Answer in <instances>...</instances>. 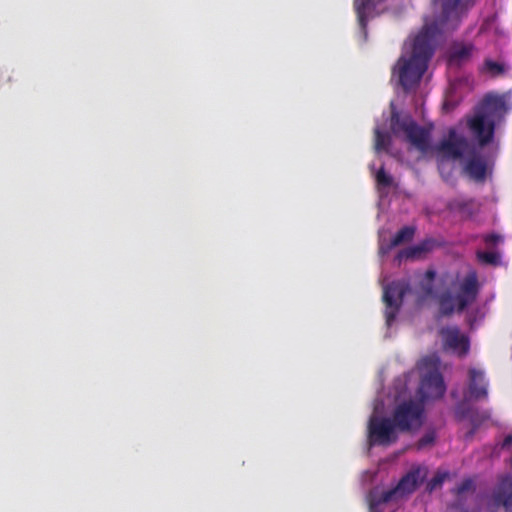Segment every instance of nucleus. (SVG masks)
Listing matches in <instances>:
<instances>
[{"label": "nucleus", "instance_id": "nucleus-1", "mask_svg": "<svg viewBox=\"0 0 512 512\" xmlns=\"http://www.w3.org/2000/svg\"><path fill=\"white\" fill-rule=\"evenodd\" d=\"M466 1L435 0V4L442 10L439 20L423 26L413 40L410 55L407 57L403 54L393 68V74H397L398 83L404 92L417 88L433 56L436 36L456 29L463 15V6Z\"/></svg>", "mask_w": 512, "mask_h": 512}, {"label": "nucleus", "instance_id": "nucleus-2", "mask_svg": "<svg viewBox=\"0 0 512 512\" xmlns=\"http://www.w3.org/2000/svg\"><path fill=\"white\" fill-rule=\"evenodd\" d=\"M391 132L398 136L403 133L406 140L421 152L429 148V132L420 127L408 113L401 114L393 106L390 117Z\"/></svg>", "mask_w": 512, "mask_h": 512}, {"label": "nucleus", "instance_id": "nucleus-3", "mask_svg": "<svg viewBox=\"0 0 512 512\" xmlns=\"http://www.w3.org/2000/svg\"><path fill=\"white\" fill-rule=\"evenodd\" d=\"M391 417L400 432H411L419 429L425 418L424 403L420 399H407L398 403Z\"/></svg>", "mask_w": 512, "mask_h": 512}, {"label": "nucleus", "instance_id": "nucleus-4", "mask_svg": "<svg viewBox=\"0 0 512 512\" xmlns=\"http://www.w3.org/2000/svg\"><path fill=\"white\" fill-rule=\"evenodd\" d=\"M421 482L420 470H411L404 475L398 484L389 490L383 491L378 497L371 495L369 506L371 512H376V508L381 504L405 498L412 494Z\"/></svg>", "mask_w": 512, "mask_h": 512}, {"label": "nucleus", "instance_id": "nucleus-5", "mask_svg": "<svg viewBox=\"0 0 512 512\" xmlns=\"http://www.w3.org/2000/svg\"><path fill=\"white\" fill-rule=\"evenodd\" d=\"M398 426L392 417L372 415L368 422L370 445L390 446L398 440Z\"/></svg>", "mask_w": 512, "mask_h": 512}, {"label": "nucleus", "instance_id": "nucleus-6", "mask_svg": "<svg viewBox=\"0 0 512 512\" xmlns=\"http://www.w3.org/2000/svg\"><path fill=\"white\" fill-rule=\"evenodd\" d=\"M409 289V284L405 281H393L384 287L383 301L386 305L385 318L388 326L394 322Z\"/></svg>", "mask_w": 512, "mask_h": 512}, {"label": "nucleus", "instance_id": "nucleus-7", "mask_svg": "<svg viewBox=\"0 0 512 512\" xmlns=\"http://www.w3.org/2000/svg\"><path fill=\"white\" fill-rule=\"evenodd\" d=\"M446 385L442 374L437 367L428 369L423 373L418 389L420 400L424 403L428 400L440 399L444 396Z\"/></svg>", "mask_w": 512, "mask_h": 512}, {"label": "nucleus", "instance_id": "nucleus-8", "mask_svg": "<svg viewBox=\"0 0 512 512\" xmlns=\"http://www.w3.org/2000/svg\"><path fill=\"white\" fill-rule=\"evenodd\" d=\"M438 150L448 158L461 159L469 152H473L475 145L471 144L464 136L458 135L454 129H450L448 138L439 144Z\"/></svg>", "mask_w": 512, "mask_h": 512}, {"label": "nucleus", "instance_id": "nucleus-9", "mask_svg": "<svg viewBox=\"0 0 512 512\" xmlns=\"http://www.w3.org/2000/svg\"><path fill=\"white\" fill-rule=\"evenodd\" d=\"M478 276L475 271H470L460 283L459 289L455 295L457 310L462 312L470 304L475 302L479 293Z\"/></svg>", "mask_w": 512, "mask_h": 512}, {"label": "nucleus", "instance_id": "nucleus-10", "mask_svg": "<svg viewBox=\"0 0 512 512\" xmlns=\"http://www.w3.org/2000/svg\"><path fill=\"white\" fill-rule=\"evenodd\" d=\"M472 135L477 139L480 147L492 142L495 132L494 121L488 119L486 114H477L468 121Z\"/></svg>", "mask_w": 512, "mask_h": 512}, {"label": "nucleus", "instance_id": "nucleus-11", "mask_svg": "<svg viewBox=\"0 0 512 512\" xmlns=\"http://www.w3.org/2000/svg\"><path fill=\"white\" fill-rule=\"evenodd\" d=\"M445 349H449L460 357L465 356L470 349L469 338L462 334L457 327H446L440 330Z\"/></svg>", "mask_w": 512, "mask_h": 512}, {"label": "nucleus", "instance_id": "nucleus-12", "mask_svg": "<svg viewBox=\"0 0 512 512\" xmlns=\"http://www.w3.org/2000/svg\"><path fill=\"white\" fill-rule=\"evenodd\" d=\"M496 504L504 507L506 512H512V475L501 476L493 491Z\"/></svg>", "mask_w": 512, "mask_h": 512}, {"label": "nucleus", "instance_id": "nucleus-13", "mask_svg": "<svg viewBox=\"0 0 512 512\" xmlns=\"http://www.w3.org/2000/svg\"><path fill=\"white\" fill-rule=\"evenodd\" d=\"M468 379L469 396L475 400L486 398L488 391L484 372L477 368H470L468 370Z\"/></svg>", "mask_w": 512, "mask_h": 512}, {"label": "nucleus", "instance_id": "nucleus-14", "mask_svg": "<svg viewBox=\"0 0 512 512\" xmlns=\"http://www.w3.org/2000/svg\"><path fill=\"white\" fill-rule=\"evenodd\" d=\"M468 160L464 166L465 173L473 180L482 182L486 178V163L480 156L477 147L467 155Z\"/></svg>", "mask_w": 512, "mask_h": 512}, {"label": "nucleus", "instance_id": "nucleus-15", "mask_svg": "<svg viewBox=\"0 0 512 512\" xmlns=\"http://www.w3.org/2000/svg\"><path fill=\"white\" fill-rule=\"evenodd\" d=\"M474 51L475 46L473 44L456 42L449 50L448 62L451 65H462L471 58Z\"/></svg>", "mask_w": 512, "mask_h": 512}, {"label": "nucleus", "instance_id": "nucleus-16", "mask_svg": "<svg viewBox=\"0 0 512 512\" xmlns=\"http://www.w3.org/2000/svg\"><path fill=\"white\" fill-rule=\"evenodd\" d=\"M447 208L452 211L459 213L461 216L470 218L476 212L475 202L473 199H462L457 198L450 200L447 204Z\"/></svg>", "mask_w": 512, "mask_h": 512}, {"label": "nucleus", "instance_id": "nucleus-17", "mask_svg": "<svg viewBox=\"0 0 512 512\" xmlns=\"http://www.w3.org/2000/svg\"><path fill=\"white\" fill-rule=\"evenodd\" d=\"M414 233H415V229L413 227L405 226V227L401 228L396 233V235L391 239V241L389 242V244L386 247L381 246L380 252L383 254L387 253L392 248H394L404 242L411 241L414 236Z\"/></svg>", "mask_w": 512, "mask_h": 512}, {"label": "nucleus", "instance_id": "nucleus-18", "mask_svg": "<svg viewBox=\"0 0 512 512\" xmlns=\"http://www.w3.org/2000/svg\"><path fill=\"white\" fill-rule=\"evenodd\" d=\"M429 249H430L429 242H423L421 244L411 246V247L401 250L397 254V259L399 261H401L402 259H413V258H416V257L420 256L421 254L429 251Z\"/></svg>", "mask_w": 512, "mask_h": 512}, {"label": "nucleus", "instance_id": "nucleus-19", "mask_svg": "<svg viewBox=\"0 0 512 512\" xmlns=\"http://www.w3.org/2000/svg\"><path fill=\"white\" fill-rule=\"evenodd\" d=\"M484 105L488 114L502 113L507 110L506 102L497 96H486Z\"/></svg>", "mask_w": 512, "mask_h": 512}, {"label": "nucleus", "instance_id": "nucleus-20", "mask_svg": "<svg viewBox=\"0 0 512 512\" xmlns=\"http://www.w3.org/2000/svg\"><path fill=\"white\" fill-rule=\"evenodd\" d=\"M454 301H456L455 296L453 297L449 293H444L440 296L439 308H440V312L442 315L448 316L454 312V310H455Z\"/></svg>", "mask_w": 512, "mask_h": 512}, {"label": "nucleus", "instance_id": "nucleus-21", "mask_svg": "<svg viewBox=\"0 0 512 512\" xmlns=\"http://www.w3.org/2000/svg\"><path fill=\"white\" fill-rule=\"evenodd\" d=\"M375 134V150L377 152L387 150L391 144V137L388 133L382 132L379 128L374 131Z\"/></svg>", "mask_w": 512, "mask_h": 512}, {"label": "nucleus", "instance_id": "nucleus-22", "mask_svg": "<svg viewBox=\"0 0 512 512\" xmlns=\"http://www.w3.org/2000/svg\"><path fill=\"white\" fill-rule=\"evenodd\" d=\"M372 0H354V7L357 14V18L362 27L366 26V10Z\"/></svg>", "mask_w": 512, "mask_h": 512}, {"label": "nucleus", "instance_id": "nucleus-23", "mask_svg": "<svg viewBox=\"0 0 512 512\" xmlns=\"http://www.w3.org/2000/svg\"><path fill=\"white\" fill-rule=\"evenodd\" d=\"M483 71L488 72L491 76L496 77L505 73L506 68L504 64L495 62L491 59H486L483 64Z\"/></svg>", "mask_w": 512, "mask_h": 512}, {"label": "nucleus", "instance_id": "nucleus-24", "mask_svg": "<svg viewBox=\"0 0 512 512\" xmlns=\"http://www.w3.org/2000/svg\"><path fill=\"white\" fill-rule=\"evenodd\" d=\"M476 257L480 263L493 266L497 265L500 260L499 254L491 251H477Z\"/></svg>", "mask_w": 512, "mask_h": 512}, {"label": "nucleus", "instance_id": "nucleus-25", "mask_svg": "<svg viewBox=\"0 0 512 512\" xmlns=\"http://www.w3.org/2000/svg\"><path fill=\"white\" fill-rule=\"evenodd\" d=\"M448 472H437L427 483L426 490L429 492L442 486L445 479L448 477Z\"/></svg>", "mask_w": 512, "mask_h": 512}, {"label": "nucleus", "instance_id": "nucleus-26", "mask_svg": "<svg viewBox=\"0 0 512 512\" xmlns=\"http://www.w3.org/2000/svg\"><path fill=\"white\" fill-rule=\"evenodd\" d=\"M436 440V432L434 430L427 431L416 443V449L422 450L432 446Z\"/></svg>", "mask_w": 512, "mask_h": 512}, {"label": "nucleus", "instance_id": "nucleus-27", "mask_svg": "<svg viewBox=\"0 0 512 512\" xmlns=\"http://www.w3.org/2000/svg\"><path fill=\"white\" fill-rule=\"evenodd\" d=\"M376 181L382 187H390L393 183V178L385 172L382 166L376 173Z\"/></svg>", "mask_w": 512, "mask_h": 512}, {"label": "nucleus", "instance_id": "nucleus-28", "mask_svg": "<svg viewBox=\"0 0 512 512\" xmlns=\"http://www.w3.org/2000/svg\"><path fill=\"white\" fill-rule=\"evenodd\" d=\"M474 483L471 479H465L463 480L456 488H455V494L457 496H461L464 493L473 490Z\"/></svg>", "mask_w": 512, "mask_h": 512}, {"label": "nucleus", "instance_id": "nucleus-29", "mask_svg": "<svg viewBox=\"0 0 512 512\" xmlns=\"http://www.w3.org/2000/svg\"><path fill=\"white\" fill-rule=\"evenodd\" d=\"M483 241L487 247H495L502 241V237L496 233H491L483 236Z\"/></svg>", "mask_w": 512, "mask_h": 512}, {"label": "nucleus", "instance_id": "nucleus-30", "mask_svg": "<svg viewBox=\"0 0 512 512\" xmlns=\"http://www.w3.org/2000/svg\"><path fill=\"white\" fill-rule=\"evenodd\" d=\"M469 408L465 405V403H459L456 407V416L459 420H463L468 417Z\"/></svg>", "mask_w": 512, "mask_h": 512}, {"label": "nucleus", "instance_id": "nucleus-31", "mask_svg": "<svg viewBox=\"0 0 512 512\" xmlns=\"http://www.w3.org/2000/svg\"><path fill=\"white\" fill-rule=\"evenodd\" d=\"M426 275H427L428 278L432 279L435 276V272L434 271H427Z\"/></svg>", "mask_w": 512, "mask_h": 512}]
</instances>
